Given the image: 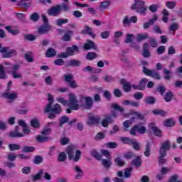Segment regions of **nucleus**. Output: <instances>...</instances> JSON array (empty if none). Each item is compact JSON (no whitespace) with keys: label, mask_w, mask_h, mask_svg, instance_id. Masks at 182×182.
Instances as JSON below:
<instances>
[{"label":"nucleus","mask_w":182,"mask_h":182,"mask_svg":"<svg viewBox=\"0 0 182 182\" xmlns=\"http://www.w3.org/2000/svg\"><path fill=\"white\" fill-rule=\"evenodd\" d=\"M171 99H173V93L171 92H168L164 95V100L166 102H171Z\"/></svg>","instance_id":"nucleus-46"},{"label":"nucleus","mask_w":182,"mask_h":182,"mask_svg":"<svg viewBox=\"0 0 182 182\" xmlns=\"http://www.w3.org/2000/svg\"><path fill=\"white\" fill-rule=\"evenodd\" d=\"M143 73L146 75V76H151L154 79H157L158 80L161 78L160 74L156 71V70H150L146 67H143Z\"/></svg>","instance_id":"nucleus-8"},{"label":"nucleus","mask_w":182,"mask_h":182,"mask_svg":"<svg viewBox=\"0 0 182 182\" xmlns=\"http://www.w3.org/2000/svg\"><path fill=\"white\" fill-rule=\"evenodd\" d=\"M166 5L168 8V9H174L176 8V5L177 4L175 1H167Z\"/></svg>","instance_id":"nucleus-54"},{"label":"nucleus","mask_w":182,"mask_h":182,"mask_svg":"<svg viewBox=\"0 0 182 182\" xmlns=\"http://www.w3.org/2000/svg\"><path fill=\"white\" fill-rule=\"evenodd\" d=\"M109 6H110V1H104L100 3V9H108Z\"/></svg>","instance_id":"nucleus-29"},{"label":"nucleus","mask_w":182,"mask_h":182,"mask_svg":"<svg viewBox=\"0 0 182 182\" xmlns=\"http://www.w3.org/2000/svg\"><path fill=\"white\" fill-rule=\"evenodd\" d=\"M42 18L44 22V25L38 28V33H47L49 31V26L48 25V18H46V16L45 15H42Z\"/></svg>","instance_id":"nucleus-10"},{"label":"nucleus","mask_w":182,"mask_h":182,"mask_svg":"<svg viewBox=\"0 0 182 182\" xmlns=\"http://www.w3.org/2000/svg\"><path fill=\"white\" fill-rule=\"evenodd\" d=\"M114 163H116V164L119 166H124V161H123L120 157L115 158Z\"/></svg>","instance_id":"nucleus-60"},{"label":"nucleus","mask_w":182,"mask_h":182,"mask_svg":"<svg viewBox=\"0 0 182 182\" xmlns=\"http://www.w3.org/2000/svg\"><path fill=\"white\" fill-rule=\"evenodd\" d=\"M134 141V139H132L127 137L122 138V141H123V143H124L125 144H129L130 146H132V144Z\"/></svg>","instance_id":"nucleus-51"},{"label":"nucleus","mask_w":182,"mask_h":182,"mask_svg":"<svg viewBox=\"0 0 182 182\" xmlns=\"http://www.w3.org/2000/svg\"><path fill=\"white\" fill-rule=\"evenodd\" d=\"M96 44L90 40H87V43L84 45V49L86 50H89L90 49H96Z\"/></svg>","instance_id":"nucleus-17"},{"label":"nucleus","mask_w":182,"mask_h":182,"mask_svg":"<svg viewBox=\"0 0 182 182\" xmlns=\"http://www.w3.org/2000/svg\"><path fill=\"white\" fill-rule=\"evenodd\" d=\"M64 77H65V82L68 84L73 80V75L72 74L64 75Z\"/></svg>","instance_id":"nucleus-55"},{"label":"nucleus","mask_w":182,"mask_h":182,"mask_svg":"<svg viewBox=\"0 0 182 182\" xmlns=\"http://www.w3.org/2000/svg\"><path fill=\"white\" fill-rule=\"evenodd\" d=\"M32 4V0H21L18 2V6H22L23 8H29Z\"/></svg>","instance_id":"nucleus-18"},{"label":"nucleus","mask_w":182,"mask_h":182,"mask_svg":"<svg viewBox=\"0 0 182 182\" xmlns=\"http://www.w3.org/2000/svg\"><path fill=\"white\" fill-rule=\"evenodd\" d=\"M171 147V142L166 140L161 144L159 154L161 157H166L167 156V151L170 150Z\"/></svg>","instance_id":"nucleus-6"},{"label":"nucleus","mask_w":182,"mask_h":182,"mask_svg":"<svg viewBox=\"0 0 182 182\" xmlns=\"http://www.w3.org/2000/svg\"><path fill=\"white\" fill-rule=\"evenodd\" d=\"M131 146H133V148L134 149V150H140V144L134 139Z\"/></svg>","instance_id":"nucleus-62"},{"label":"nucleus","mask_w":182,"mask_h":182,"mask_svg":"<svg viewBox=\"0 0 182 182\" xmlns=\"http://www.w3.org/2000/svg\"><path fill=\"white\" fill-rule=\"evenodd\" d=\"M112 123H113L112 116L105 115V118L102 120L101 124L102 127H109V124H112Z\"/></svg>","instance_id":"nucleus-13"},{"label":"nucleus","mask_w":182,"mask_h":182,"mask_svg":"<svg viewBox=\"0 0 182 182\" xmlns=\"http://www.w3.org/2000/svg\"><path fill=\"white\" fill-rule=\"evenodd\" d=\"M36 139L38 143H45L46 141H49V136L46 135H38Z\"/></svg>","instance_id":"nucleus-21"},{"label":"nucleus","mask_w":182,"mask_h":182,"mask_svg":"<svg viewBox=\"0 0 182 182\" xmlns=\"http://www.w3.org/2000/svg\"><path fill=\"white\" fill-rule=\"evenodd\" d=\"M149 129L152 130L156 136H158V137H161V130L160 129H158L157 127L154 124H149Z\"/></svg>","instance_id":"nucleus-16"},{"label":"nucleus","mask_w":182,"mask_h":182,"mask_svg":"<svg viewBox=\"0 0 182 182\" xmlns=\"http://www.w3.org/2000/svg\"><path fill=\"white\" fill-rule=\"evenodd\" d=\"M144 102H145L146 105H154V103L156 102V100L153 97H146L144 100Z\"/></svg>","instance_id":"nucleus-35"},{"label":"nucleus","mask_w":182,"mask_h":182,"mask_svg":"<svg viewBox=\"0 0 182 182\" xmlns=\"http://www.w3.org/2000/svg\"><path fill=\"white\" fill-rule=\"evenodd\" d=\"M104 82H113V80H114V77H113V76L111 75H105L102 77Z\"/></svg>","instance_id":"nucleus-58"},{"label":"nucleus","mask_w":182,"mask_h":182,"mask_svg":"<svg viewBox=\"0 0 182 182\" xmlns=\"http://www.w3.org/2000/svg\"><path fill=\"white\" fill-rule=\"evenodd\" d=\"M67 52L61 53L58 54V58L65 59V58H69V56H73L75 53L79 52V48L76 46H73L72 47H68L66 49Z\"/></svg>","instance_id":"nucleus-4"},{"label":"nucleus","mask_w":182,"mask_h":182,"mask_svg":"<svg viewBox=\"0 0 182 182\" xmlns=\"http://www.w3.org/2000/svg\"><path fill=\"white\" fill-rule=\"evenodd\" d=\"M75 150L76 146L70 145L66 149V153L68 155L69 160L74 163H77V161L80 160V157H82V151H80V150H77L74 155L73 153H75Z\"/></svg>","instance_id":"nucleus-2"},{"label":"nucleus","mask_w":182,"mask_h":182,"mask_svg":"<svg viewBox=\"0 0 182 182\" xmlns=\"http://www.w3.org/2000/svg\"><path fill=\"white\" fill-rule=\"evenodd\" d=\"M108 159H102V164L105 168H110L112 166V158H107Z\"/></svg>","instance_id":"nucleus-24"},{"label":"nucleus","mask_w":182,"mask_h":182,"mask_svg":"<svg viewBox=\"0 0 182 182\" xmlns=\"http://www.w3.org/2000/svg\"><path fill=\"white\" fill-rule=\"evenodd\" d=\"M137 126V132L138 133H139V134H144V133H146V132H147V128H146V127L144 126H139V125H136Z\"/></svg>","instance_id":"nucleus-42"},{"label":"nucleus","mask_w":182,"mask_h":182,"mask_svg":"<svg viewBox=\"0 0 182 182\" xmlns=\"http://www.w3.org/2000/svg\"><path fill=\"white\" fill-rule=\"evenodd\" d=\"M25 136L23 133L19 132V127L16 126L15 131L10 132V137H23Z\"/></svg>","instance_id":"nucleus-15"},{"label":"nucleus","mask_w":182,"mask_h":182,"mask_svg":"<svg viewBox=\"0 0 182 182\" xmlns=\"http://www.w3.org/2000/svg\"><path fill=\"white\" fill-rule=\"evenodd\" d=\"M22 151L23 153H33V151H35V147L25 146H23Z\"/></svg>","instance_id":"nucleus-34"},{"label":"nucleus","mask_w":182,"mask_h":182,"mask_svg":"<svg viewBox=\"0 0 182 182\" xmlns=\"http://www.w3.org/2000/svg\"><path fill=\"white\" fill-rule=\"evenodd\" d=\"M154 114H158L159 116H166L167 112L160 109H155L152 112Z\"/></svg>","instance_id":"nucleus-50"},{"label":"nucleus","mask_w":182,"mask_h":182,"mask_svg":"<svg viewBox=\"0 0 182 182\" xmlns=\"http://www.w3.org/2000/svg\"><path fill=\"white\" fill-rule=\"evenodd\" d=\"M69 22V19L68 18H59L56 21V25L58 26H62V25H65V23H68Z\"/></svg>","instance_id":"nucleus-38"},{"label":"nucleus","mask_w":182,"mask_h":182,"mask_svg":"<svg viewBox=\"0 0 182 182\" xmlns=\"http://www.w3.org/2000/svg\"><path fill=\"white\" fill-rule=\"evenodd\" d=\"M9 149L11 151H15L16 150H21V145L16 144H9Z\"/></svg>","instance_id":"nucleus-33"},{"label":"nucleus","mask_w":182,"mask_h":182,"mask_svg":"<svg viewBox=\"0 0 182 182\" xmlns=\"http://www.w3.org/2000/svg\"><path fill=\"white\" fill-rule=\"evenodd\" d=\"M91 156L95 157V159H97V160H102V155H100L99 153L95 150H92L91 151Z\"/></svg>","instance_id":"nucleus-49"},{"label":"nucleus","mask_w":182,"mask_h":182,"mask_svg":"<svg viewBox=\"0 0 182 182\" xmlns=\"http://www.w3.org/2000/svg\"><path fill=\"white\" fill-rule=\"evenodd\" d=\"M157 20V16L154 15V17L149 21V22L144 23V28L149 29L150 28V25H153Z\"/></svg>","instance_id":"nucleus-22"},{"label":"nucleus","mask_w":182,"mask_h":182,"mask_svg":"<svg viewBox=\"0 0 182 182\" xmlns=\"http://www.w3.org/2000/svg\"><path fill=\"white\" fill-rule=\"evenodd\" d=\"M74 170L76 171V173H77V174L75 176L76 178H80V177H82V176H83V171H82L80 167H79L78 166H75L74 168Z\"/></svg>","instance_id":"nucleus-36"},{"label":"nucleus","mask_w":182,"mask_h":182,"mask_svg":"<svg viewBox=\"0 0 182 182\" xmlns=\"http://www.w3.org/2000/svg\"><path fill=\"white\" fill-rule=\"evenodd\" d=\"M149 82V80L147 78H144L139 82V87L141 88V90H144V88L146 87V83Z\"/></svg>","instance_id":"nucleus-45"},{"label":"nucleus","mask_w":182,"mask_h":182,"mask_svg":"<svg viewBox=\"0 0 182 182\" xmlns=\"http://www.w3.org/2000/svg\"><path fill=\"white\" fill-rule=\"evenodd\" d=\"M66 159H68V156H66V153L61 152L58 155V161L60 163H63V161H66Z\"/></svg>","instance_id":"nucleus-31"},{"label":"nucleus","mask_w":182,"mask_h":182,"mask_svg":"<svg viewBox=\"0 0 182 182\" xmlns=\"http://www.w3.org/2000/svg\"><path fill=\"white\" fill-rule=\"evenodd\" d=\"M132 171H133V168H127V169H125L124 173V176L125 177V178H129L132 177Z\"/></svg>","instance_id":"nucleus-41"},{"label":"nucleus","mask_w":182,"mask_h":182,"mask_svg":"<svg viewBox=\"0 0 182 182\" xmlns=\"http://www.w3.org/2000/svg\"><path fill=\"white\" fill-rule=\"evenodd\" d=\"M86 58L88 60H93V59L97 58V54L94 52L88 53Z\"/></svg>","instance_id":"nucleus-44"},{"label":"nucleus","mask_w":182,"mask_h":182,"mask_svg":"<svg viewBox=\"0 0 182 182\" xmlns=\"http://www.w3.org/2000/svg\"><path fill=\"white\" fill-rule=\"evenodd\" d=\"M61 11L62 6H60V5H57L48 9V15H51L53 16H58V15H59Z\"/></svg>","instance_id":"nucleus-12"},{"label":"nucleus","mask_w":182,"mask_h":182,"mask_svg":"<svg viewBox=\"0 0 182 182\" xmlns=\"http://www.w3.org/2000/svg\"><path fill=\"white\" fill-rule=\"evenodd\" d=\"M6 31H8L9 33L11 35H18L19 30L18 29H12V27L11 26H7L5 27Z\"/></svg>","instance_id":"nucleus-27"},{"label":"nucleus","mask_w":182,"mask_h":182,"mask_svg":"<svg viewBox=\"0 0 182 182\" xmlns=\"http://www.w3.org/2000/svg\"><path fill=\"white\" fill-rule=\"evenodd\" d=\"M26 59L28 62H33V58L32 57V53H28L26 54Z\"/></svg>","instance_id":"nucleus-64"},{"label":"nucleus","mask_w":182,"mask_h":182,"mask_svg":"<svg viewBox=\"0 0 182 182\" xmlns=\"http://www.w3.org/2000/svg\"><path fill=\"white\" fill-rule=\"evenodd\" d=\"M130 114H134V116H136V117H138L139 120H143V119H144V117L143 116V114H141V113L139 112H135L134 110H131L129 112V114H126L124 116H130Z\"/></svg>","instance_id":"nucleus-23"},{"label":"nucleus","mask_w":182,"mask_h":182,"mask_svg":"<svg viewBox=\"0 0 182 182\" xmlns=\"http://www.w3.org/2000/svg\"><path fill=\"white\" fill-rule=\"evenodd\" d=\"M99 117H96L93 114H88L87 116V124L89 126H93L95 124H97V123H99Z\"/></svg>","instance_id":"nucleus-11"},{"label":"nucleus","mask_w":182,"mask_h":182,"mask_svg":"<svg viewBox=\"0 0 182 182\" xmlns=\"http://www.w3.org/2000/svg\"><path fill=\"white\" fill-rule=\"evenodd\" d=\"M162 14L164 15L162 21H164L165 22V23H167V22L168 21V16L170 15V13H168L167 9H164L163 11H162Z\"/></svg>","instance_id":"nucleus-40"},{"label":"nucleus","mask_w":182,"mask_h":182,"mask_svg":"<svg viewBox=\"0 0 182 182\" xmlns=\"http://www.w3.org/2000/svg\"><path fill=\"white\" fill-rule=\"evenodd\" d=\"M31 127L39 129V120L38 119H33L31 121Z\"/></svg>","instance_id":"nucleus-43"},{"label":"nucleus","mask_w":182,"mask_h":182,"mask_svg":"<svg viewBox=\"0 0 182 182\" xmlns=\"http://www.w3.org/2000/svg\"><path fill=\"white\" fill-rule=\"evenodd\" d=\"M134 119H136V117H132L130 121L127 120L124 122V127H125L126 129H129V127H130V126L132 125V123H133V122H134Z\"/></svg>","instance_id":"nucleus-47"},{"label":"nucleus","mask_w":182,"mask_h":182,"mask_svg":"<svg viewBox=\"0 0 182 182\" xmlns=\"http://www.w3.org/2000/svg\"><path fill=\"white\" fill-rule=\"evenodd\" d=\"M50 112H53L55 114H59L62 112V107L59 104H55L53 107H50Z\"/></svg>","instance_id":"nucleus-20"},{"label":"nucleus","mask_w":182,"mask_h":182,"mask_svg":"<svg viewBox=\"0 0 182 182\" xmlns=\"http://www.w3.org/2000/svg\"><path fill=\"white\" fill-rule=\"evenodd\" d=\"M3 97L8 99L10 102H15L18 99V92L15 91L7 92L3 94Z\"/></svg>","instance_id":"nucleus-9"},{"label":"nucleus","mask_w":182,"mask_h":182,"mask_svg":"<svg viewBox=\"0 0 182 182\" xmlns=\"http://www.w3.org/2000/svg\"><path fill=\"white\" fill-rule=\"evenodd\" d=\"M57 102L63 105V106H68L72 110H79L80 105H79L76 96L74 94H70L69 100H65V98L60 97L56 98Z\"/></svg>","instance_id":"nucleus-1"},{"label":"nucleus","mask_w":182,"mask_h":182,"mask_svg":"<svg viewBox=\"0 0 182 182\" xmlns=\"http://www.w3.org/2000/svg\"><path fill=\"white\" fill-rule=\"evenodd\" d=\"M164 73L165 75L164 79L166 80H170V79H171V75H170V70L165 68L164 69Z\"/></svg>","instance_id":"nucleus-57"},{"label":"nucleus","mask_w":182,"mask_h":182,"mask_svg":"<svg viewBox=\"0 0 182 182\" xmlns=\"http://www.w3.org/2000/svg\"><path fill=\"white\" fill-rule=\"evenodd\" d=\"M56 55V50L53 48H50L48 49L46 53V56L47 58H53V56Z\"/></svg>","instance_id":"nucleus-26"},{"label":"nucleus","mask_w":182,"mask_h":182,"mask_svg":"<svg viewBox=\"0 0 182 182\" xmlns=\"http://www.w3.org/2000/svg\"><path fill=\"white\" fill-rule=\"evenodd\" d=\"M48 102L49 103L45 109L46 113H49V112H50V107L53 105V96L50 95V94H48Z\"/></svg>","instance_id":"nucleus-19"},{"label":"nucleus","mask_w":182,"mask_h":182,"mask_svg":"<svg viewBox=\"0 0 182 182\" xmlns=\"http://www.w3.org/2000/svg\"><path fill=\"white\" fill-rule=\"evenodd\" d=\"M0 53H2V57L5 58H12V56H16V50H9V47H2L0 44Z\"/></svg>","instance_id":"nucleus-5"},{"label":"nucleus","mask_w":182,"mask_h":182,"mask_svg":"<svg viewBox=\"0 0 182 182\" xmlns=\"http://www.w3.org/2000/svg\"><path fill=\"white\" fill-rule=\"evenodd\" d=\"M143 93L141 92H136L135 94H134V99H136V100H140L143 99Z\"/></svg>","instance_id":"nucleus-63"},{"label":"nucleus","mask_w":182,"mask_h":182,"mask_svg":"<svg viewBox=\"0 0 182 182\" xmlns=\"http://www.w3.org/2000/svg\"><path fill=\"white\" fill-rule=\"evenodd\" d=\"M82 33H83L84 35H89L90 36H92L93 39L96 38V35L93 33L92 28H90V27H89L88 26H85L84 27V29L82 31Z\"/></svg>","instance_id":"nucleus-14"},{"label":"nucleus","mask_w":182,"mask_h":182,"mask_svg":"<svg viewBox=\"0 0 182 182\" xmlns=\"http://www.w3.org/2000/svg\"><path fill=\"white\" fill-rule=\"evenodd\" d=\"M123 86V90L126 92V93H129L130 90H132V85H130V82H124L122 83Z\"/></svg>","instance_id":"nucleus-28"},{"label":"nucleus","mask_w":182,"mask_h":182,"mask_svg":"<svg viewBox=\"0 0 182 182\" xmlns=\"http://www.w3.org/2000/svg\"><path fill=\"white\" fill-rule=\"evenodd\" d=\"M132 164L136 166V167H140L141 166V159L139 156H137L132 161Z\"/></svg>","instance_id":"nucleus-39"},{"label":"nucleus","mask_w":182,"mask_h":182,"mask_svg":"<svg viewBox=\"0 0 182 182\" xmlns=\"http://www.w3.org/2000/svg\"><path fill=\"white\" fill-rule=\"evenodd\" d=\"M149 36L147 34H139L136 37L137 42H141V41H144V39H147Z\"/></svg>","instance_id":"nucleus-53"},{"label":"nucleus","mask_w":182,"mask_h":182,"mask_svg":"<svg viewBox=\"0 0 182 182\" xmlns=\"http://www.w3.org/2000/svg\"><path fill=\"white\" fill-rule=\"evenodd\" d=\"M135 4L132 6V9H136L138 14L140 15H146L147 9L144 6V1L140 0H134Z\"/></svg>","instance_id":"nucleus-3"},{"label":"nucleus","mask_w":182,"mask_h":182,"mask_svg":"<svg viewBox=\"0 0 182 182\" xmlns=\"http://www.w3.org/2000/svg\"><path fill=\"white\" fill-rule=\"evenodd\" d=\"M68 122H69V117H62L60 119V124L59 126L60 127H62L63 126V124H65V123H68Z\"/></svg>","instance_id":"nucleus-48"},{"label":"nucleus","mask_w":182,"mask_h":182,"mask_svg":"<svg viewBox=\"0 0 182 182\" xmlns=\"http://www.w3.org/2000/svg\"><path fill=\"white\" fill-rule=\"evenodd\" d=\"M68 66H80V62L77 60H70L67 62Z\"/></svg>","instance_id":"nucleus-30"},{"label":"nucleus","mask_w":182,"mask_h":182,"mask_svg":"<svg viewBox=\"0 0 182 182\" xmlns=\"http://www.w3.org/2000/svg\"><path fill=\"white\" fill-rule=\"evenodd\" d=\"M72 35H73V31H68L67 32L65 33V34L63 37V40L65 42H69V41H70V38H71Z\"/></svg>","instance_id":"nucleus-25"},{"label":"nucleus","mask_w":182,"mask_h":182,"mask_svg":"<svg viewBox=\"0 0 182 182\" xmlns=\"http://www.w3.org/2000/svg\"><path fill=\"white\" fill-rule=\"evenodd\" d=\"M80 106H85L86 109H90L93 106V99L90 97H81L80 98Z\"/></svg>","instance_id":"nucleus-7"},{"label":"nucleus","mask_w":182,"mask_h":182,"mask_svg":"<svg viewBox=\"0 0 182 182\" xmlns=\"http://www.w3.org/2000/svg\"><path fill=\"white\" fill-rule=\"evenodd\" d=\"M112 107L114 110H117L118 112H124V108L120 107L117 104H112Z\"/></svg>","instance_id":"nucleus-52"},{"label":"nucleus","mask_w":182,"mask_h":182,"mask_svg":"<svg viewBox=\"0 0 182 182\" xmlns=\"http://www.w3.org/2000/svg\"><path fill=\"white\" fill-rule=\"evenodd\" d=\"M32 170V168L30 166H25L21 169V171L23 174H29Z\"/></svg>","instance_id":"nucleus-61"},{"label":"nucleus","mask_w":182,"mask_h":182,"mask_svg":"<svg viewBox=\"0 0 182 182\" xmlns=\"http://www.w3.org/2000/svg\"><path fill=\"white\" fill-rule=\"evenodd\" d=\"M43 174V170H40L37 174L33 176V181H38V180H41V177H42Z\"/></svg>","instance_id":"nucleus-37"},{"label":"nucleus","mask_w":182,"mask_h":182,"mask_svg":"<svg viewBox=\"0 0 182 182\" xmlns=\"http://www.w3.org/2000/svg\"><path fill=\"white\" fill-rule=\"evenodd\" d=\"M110 36V31H102L100 34L102 39H107Z\"/></svg>","instance_id":"nucleus-59"},{"label":"nucleus","mask_w":182,"mask_h":182,"mask_svg":"<svg viewBox=\"0 0 182 182\" xmlns=\"http://www.w3.org/2000/svg\"><path fill=\"white\" fill-rule=\"evenodd\" d=\"M16 157H18V155L15 153L8 154V159L10 161H14V160L16 159Z\"/></svg>","instance_id":"nucleus-56"},{"label":"nucleus","mask_w":182,"mask_h":182,"mask_svg":"<svg viewBox=\"0 0 182 182\" xmlns=\"http://www.w3.org/2000/svg\"><path fill=\"white\" fill-rule=\"evenodd\" d=\"M175 122L173 119H166L164 122V126L166 127H173L174 126Z\"/></svg>","instance_id":"nucleus-32"}]
</instances>
